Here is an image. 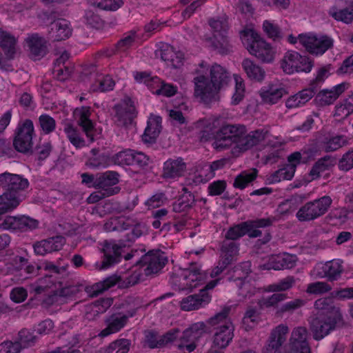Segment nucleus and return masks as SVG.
I'll list each match as a JSON object with an SVG mask.
<instances>
[{
    "label": "nucleus",
    "instance_id": "obj_1",
    "mask_svg": "<svg viewBox=\"0 0 353 353\" xmlns=\"http://www.w3.org/2000/svg\"><path fill=\"white\" fill-rule=\"evenodd\" d=\"M216 120L209 121L206 129L201 132V140L207 141L214 139L212 146L219 151L230 150L233 157H239L254 146L269 139L267 130H257L247 133L242 125H226L221 127L214 135L212 131L217 127Z\"/></svg>",
    "mask_w": 353,
    "mask_h": 353
},
{
    "label": "nucleus",
    "instance_id": "obj_2",
    "mask_svg": "<svg viewBox=\"0 0 353 353\" xmlns=\"http://www.w3.org/2000/svg\"><path fill=\"white\" fill-rule=\"evenodd\" d=\"M230 75L225 68L217 63L202 61L196 70L194 78V94L204 103L215 99L218 92L226 85Z\"/></svg>",
    "mask_w": 353,
    "mask_h": 353
},
{
    "label": "nucleus",
    "instance_id": "obj_3",
    "mask_svg": "<svg viewBox=\"0 0 353 353\" xmlns=\"http://www.w3.org/2000/svg\"><path fill=\"white\" fill-rule=\"evenodd\" d=\"M316 312L310 320L314 338L320 340L332 330L342 319L340 309L334 305L330 298H321L314 302Z\"/></svg>",
    "mask_w": 353,
    "mask_h": 353
},
{
    "label": "nucleus",
    "instance_id": "obj_4",
    "mask_svg": "<svg viewBox=\"0 0 353 353\" xmlns=\"http://www.w3.org/2000/svg\"><path fill=\"white\" fill-rule=\"evenodd\" d=\"M231 306L225 305L221 310L207 320V323L213 329L212 347L225 349L234 336V325L230 317Z\"/></svg>",
    "mask_w": 353,
    "mask_h": 353
},
{
    "label": "nucleus",
    "instance_id": "obj_5",
    "mask_svg": "<svg viewBox=\"0 0 353 353\" xmlns=\"http://www.w3.org/2000/svg\"><path fill=\"white\" fill-rule=\"evenodd\" d=\"M200 267L193 263L187 268H175L170 277L171 284L179 290H191L201 283Z\"/></svg>",
    "mask_w": 353,
    "mask_h": 353
},
{
    "label": "nucleus",
    "instance_id": "obj_6",
    "mask_svg": "<svg viewBox=\"0 0 353 353\" xmlns=\"http://www.w3.org/2000/svg\"><path fill=\"white\" fill-rule=\"evenodd\" d=\"M279 63L282 71L287 74L309 73L314 66L312 61L309 57L294 50L287 51L281 59Z\"/></svg>",
    "mask_w": 353,
    "mask_h": 353
},
{
    "label": "nucleus",
    "instance_id": "obj_7",
    "mask_svg": "<svg viewBox=\"0 0 353 353\" xmlns=\"http://www.w3.org/2000/svg\"><path fill=\"white\" fill-rule=\"evenodd\" d=\"M332 200L329 196H323L318 199L309 201L296 212V218L300 221H310L318 219L327 212Z\"/></svg>",
    "mask_w": 353,
    "mask_h": 353
},
{
    "label": "nucleus",
    "instance_id": "obj_8",
    "mask_svg": "<svg viewBox=\"0 0 353 353\" xmlns=\"http://www.w3.org/2000/svg\"><path fill=\"white\" fill-rule=\"evenodd\" d=\"M206 333V324L199 321L192 324L185 330L176 341V346L179 350L192 352L197 345L199 341Z\"/></svg>",
    "mask_w": 353,
    "mask_h": 353
},
{
    "label": "nucleus",
    "instance_id": "obj_9",
    "mask_svg": "<svg viewBox=\"0 0 353 353\" xmlns=\"http://www.w3.org/2000/svg\"><path fill=\"white\" fill-rule=\"evenodd\" d=\"M299 43L310 54L315 56L323 55L327 50L333 46V39L323 34L313 33L301 34L299 35Z\"/></svg>",
    "mask_w": 353,
    "mask_h": 353
},
{
    "label": "nucleus",
    "instance_id": "obj_10",
    "mask_svg": "<svg viewBox=\"0 0 353 353\" xmlns=\"http://www.w3.org/2000/svg\"><path fill=\"white\" fill-rule=\"evenodd\" d=\"M209 24L213 31V38L209 41L211 46L221 54L229 52L231 47L226 37L228 29L227 19L225 17L211 19Z\"/></svg>",
    "mask_w": 353,
    "mask_h": 353
},
{
    "label": "nucleus",
    "instance_id": "obj_11",
    "mask_svg": "<svg viewBox=\"0 0 353 353\" xmlns=\"http://www.w3.org/2000/svg\"><path fill=\"white\" fill-rule=\"evenodd\" d=\"M251 263L243 262L236 265L229 272V279L236 283L239 288V294L243 297L249 296L255 292V288L249 281H245L250 272Z\"/></svg>",
    "mask_w": 353,
    "mask_h": 353
},
{
    "label": "nucleus",
    "instance_id": "obj_12",
    "mask_svg": "<svg viewBox=\"0 0 353 353\" xmlns=\"http://www.w3.org/2000/svg\"><path fill=\"white\" fill-rule=\"evenodd\" d=\"M29 186L27 179L8 172L0 174V188L15 196L23 198L22 192Z\"/></svg>",
    "mask_w": 353,
    "mask_h": 353
},
{
    "label": "nucleus",
    "instance_id": "obj_13",
    "mask_svg": "<svg viewBox=\"0 0 353 353\" xmlns=\"http://www.w3.org/2000/svg\"><path fill=\"white\" fill-rule=\"evenodd\" d=\"M219 279L212 280L208 283L203 290L199 294L190 295L181 301V307L185 311L198 310L208 305L211 301V296L207 290L213 289L219 283Z\"/></svg>",
    "mask_w": 353,
    "mask_h": 353
},
{
    "label": "nucleus",
    "instance_id": "obj_14",
    "mask_svg": "<svg viewBox=\"0 0 353 353\" xmlns=\"http://www.w3.org/2000/svg\"><path fill=\"white\" fill-rule=\"evenodd\" d=\"M342 272L341 263L337 260H332L316 263L310 272V275L313 279L327 278L329 281H335L341 276Z\"/></svg>",
    "mask_w": 353,
    "mask_h": 353
},
{
    "label": "nucleus",
    "instance_id": "obj_15",
    "mask_svg": "<svg viewBox=\"0 0 353 353\" xmlns=\"http://www.w3.org/2000/svg\"><path fill=\"white\" fill-rule=\"evenodd\" d=\"M188 171V164L181 157L168 159L163 165L162 177L167 181H176L183 177Z\"/></svg>",
    "mask_w": 353,
    "mask_h": 353
},
{
    "label": "nucleus",
    "instance_id": "obj_16",
    "mask_svg": "<svg viewBox=\"0 0 353 353\" xmlns=\"http://www.w3.org/2000/svg\"><path fill=\"white\" fill-rule=\"evenodd\" d=\"M168 258L160 250L151 251L145 254L139 263L145 275L157 273L167 263Z\"/></svg>",
    "mask_w": 353,
    "mask_h": 353
},
{
    "label": "nucleus",
    "instance_id": "obj_17",
    "mask_svg": "<svg viewBox=\"0 0 353 353\" xmlns=\"http://www.w3.org/2000/svg\"><path fill=\"white\" fill-rule=\"evenodd\" d=\"M38 225L36 219L26 216H8L0 222V229L3 230L27 232L36 229Z\"/></svg>",
    "mask_w": 353,
    "mask_h": 353
},
{
    "label": "nucleus",
    "instance_id": "obj_18",
    "mask_svg": "<svg viewBox=\"0 0 353 353\" xmlns=\"http://www.w3.org/2000/svg\"><path fill=\"white\" fill-rule=\"evenodd\" d=\"M289 333V327L285 324H279L270 332L267 344L262 353H276L285 343Z\"/></svg>",
    "mask_w": 353,
    "mask_h": 353
},
{
    "label": "nucleus",
    "instance_id": "obj_19",
    "mask_svg": "<svg viewBox=\"0 0 353 353\" xmlns=\"http://www.w3.org/2000/svg\"><path fill=\"white\" fill-rule=\"evenodd\" d=\"M288 94L285 87L281 83H269L259 90L261 103L267 105H274Z\"/></svg>",
    "mask_w": 353,
    "mask_h": 353
},
{
    "label": "nucleus",
    "instance_id": "obj_20",
    "mask_svg": "<svg viewBox=\"0 0 353 353\" xmlns=\"http://www.w3.org/2000/svg\"><path fill=\"white\" fill-rule=\"evenodd\" d=\"M270 219H260L250 222H243L231 227L225 234L227 240H236L244 236L251 228H264L272 224Z\"/></svg>",
    "mask_w": 353,
    "mask_h": 353
},
{
    "label": "nucleus",
    "instance_id": "obj_21",
    "mask_svg": "<svg viewBox=\"0 0 353 353\" xmlns=\"http://www.w3.org/2000/svg\"><path fill=\"white\" fill-rule=\"evenodd\" d=\"M90 115L91 110L90 108L88 106L77 108L74 111V117L75 119L79 126L81 127L90 142L92 143L94 141L97 130L95 129L92 121L90 119Z\"/></svg>",
    "mask_w": 353,
    "mask_h": 353
},
{
    "label": "nucleus",
    "instance_id": "obj_22",
    "mask_svg": "<svg viewBox=\"0 0 353 353\" xmlns=\"http://www.w3.org/2000/svg\"><path fill=\"white\" fill-rule=\"evenodd\" d=\"M136 313V310L129 312L127 314L123 313L114 314L106 321L107 327L101 330L99 336L106 337L120 331L127 323L128 319Z\"/></svg>",
    "mask_w": 353,
    "mask_h": 353
},
{
    "label": "nucleus",
    "instance_id": "obj_23",
    "mask_svg": "<svg viewBox=\"0 0 353 353\" xmlns=\"http://www.w3.org/2000/svg\"><path fill=\"white\" fill-rule=\"evenodd\" d=\"M121 249L122 247L115 242H105L103 248V260L101 264L96 263V268L99 270H105L117 263L121 259Z\"/></svg>",
    "mask_w": 353,
    "mask_h": 353
},
{
    "label": "nucleus",
    "instance_id": "obj_24",
    "mask_svg": "<svg viewBox=\"0 0 353 353\" xmlns=\"http://www.w3.org/2000/svg\"><path fill=\"white\" fill-rule=\"evenodd\" d=\"M249 52L259 61L266 63H272L276 54V49L263 39L256 41L250 48Z\"/></svg>",
    "mask_w": 353,
    "mask_h": 353
},
{
    "label": "nucleus",
    "instance_id": "obj_25",
    "mask_svg": "<svg viewBox=\"0 0 353 353\" xmlns=\"http://www.w3.org/2000/svg\"><path fill=\"white\" fill-rule=\"evenodd\" d=\"M72 34L70 23L65 19L55 20L50 26L49 37L53 41H64L70 38Z\"/></svg>",
    "mask_w": 353,
    "mask_h": 353
},
{
    "label": "nucleus",
    "instance_id": "obj_26",
    "mask_svg": "<svg viewBox=\"0 0 353 353\" xmlns=\"http://www.w3.org/2000/svg\"><path fill=\"white\" fill-rule=\"evenodd\" d=\"M179 330H172L162 336L154 332L145 333V344L150 348H159L173 342L178 336Z\"/></svg>",
    "mask_w": 353,
    "mask_h": 353
},
{
    "label": "nucleus",
    "instance_id": "obj_27",
    "mask_svg": "<svg viewBox=\"0 0 353 353\" xmlns=\"http://www.w3.org/2000/svg\"><path fill=\"white\" fill-rule=\"evenodd\" d=\"M65 243V240L63 236H57L37 242L33 248L35 254L43 256L48 253L60 250Z\"/></svg>",
    "mask_w": 353,
    "mask_h": 353
},
{
    "label": "nucleus",
    "instance_id": "obj_28",
    "mask_svg": "<svg viewBox=\"0 0 353 353\" xmlns=\"http://www.w3.org/2000/svg\"><path fill=\"white\" fill-rule=\"evenodd\" d=\"M25 41L32 59H39L46 54L47 52L46 41L38 34L28 35Z\"/></svg>",
    "mask_w": 353,
    "mask_h": 353
},
{
    "label": "nucleus",
    "instance_id": "obj_29",
    "mask_svg": "<svg viewBox=\"0 0 353 353\" xmlns=\"http://www.w3.org/2000/svg\"><path fill=\"white\" fill-rule=\"evenodd\" d=\"M347 88V84L343 83L330 90H323L317 94L316 101L319 105H329L333 103Z\"/></svg>",
    "mask_w": 353,
    "mask_h": 353
},
{
    "label": "nucleus",
    "instance_id": "obj_30",
    "mask_svg": "<svg viewBox=\"0 0 353 353\" xmlns=\"http://www.w3.org/2000/svg\"><path fill=\"white\" fill-rule=\"evenodd\" d=\"M17 39L9 32L0 28V47L8 60H12L17 54Z\"/></svg>",
    "mask_w": 353,
    "mask_h": 353
},
{
    "label": "nucleus",
    "instance_id": "obj_31",
    "mask_svg": "<svg viewBox=\"0 0 353 353\" xmlns=\"http://www.w3.org/2000/svg\"><path fill=\"white\" fill-rule=\"evenodd\" d=\"M161 57L168 66L172 68H180L183 65V54L170 46H165L161 50Z\"/></svg>",
    "mask_w": 353,
    "mask_h": 353
},
{
    "label": "nucleus",
    "instance_id": "obj_32",
    "mask_svg": "<svg viewBox=\"0 0 353 353\" xmlns=\"http://www.w3.org/2000/svg\"><path fill=\"white\" fill-rule=\"evenodd\" d=\"M314 95L312 88L303 89L297 93L290 96L285 101V107L288 109H295L305 105Z\"/></svg>",
    "mask_w": 353,
    "mask_h": 353
},
{
    "label": "nucleus",
    "instance_id": "obj_33",
    "mask_svg": "<svg viewBox=\"0 0 353 353\" xmlns=\"http://www.w3.org/2000/svg\"><path fill=\"white\" fill-rule=\"evenodd\" d=\"M308 332L304 327H294L290 334L288 348H310L307 342Z\"/></svg>",
    "mask_w": 353,
    "mask_h": 353
},
{
    "label": "nucleus",
    "instance_id": "obj_34",
    "mask_svg": "<svg viewBox=\"0 0 353 353\" xmlns=\"http://www.w3.org/2000/svg\"><path fill=\"white\" fill-rule=\"evenodd\" d=\"M116 117L121 125L130 123L135 114V108L130 100L123 101L116 107Z\"/></svg>",
    "mask_w": 353,
    "mask_h": 353
},
{
    "label": "nucleus",
    "instance_id": "obj_35",
    "mask_svg": "<svg viewBox=\"0 0 353 353\" xmlns=\"http://www.w3.org/2000/svg\"><path fill=\"white\" fill-rule=\"evenodd\" d=\"M161 117L151 114L148 121L143 139L145 142L152 143L158 137L161 129Z\"/></svg>",
    "mask_w": 353,
    "mask_h": 353
},
{
    "label": "nucleus",
    "instance_id": "obj_36",
    "mask_svg": "<svg viewBox=\"0 0 353 353\" xmlns=\"http://www.w3.org/2000/svg\"><path fill=\"white\" fill-rule=\"evenodd\" d=\"M242 67L247 77L253 81L261 82L265 77V70L250 59H245L242 62Z\"/></svg>",
    "mask_w": 353,
    "mask_h": 353
},
{
    "label": "nucleus",
    "instance_id": "obj_37",
    "mask_svg": "<svg viewBox=\"0 0 353 353\" xmlns=\"http://www.w3.org/2000/svg\"><path fill=\"white\" fill-rule=\"evenodd\" d=\"M118 182V174L114 172L108 171L96 178L94 185L96 188H101L106 192L112 190L114 194V190L108 188L116 185Z\"/></svg>",
    "mask_w": 353,
    "mask_h": 353
},
{
    "label": "nucleus",
    "instance_id": "obj_38",
    "mask_svg": "<svg viewBox=\"0 0 353 353\" xmlns=\"http://www.w3.org/2000/svg\"><path fill=\"white\" fill-rule=\"evenodd\" d=\"M353 113V96L339 101L335 106L334 117L339 120H343Z\"/></svg>",
    "mask_w": 353,
    "mask_h": 353
},
{
    "label": "nucleus",
    "instance_id": "obj_39",
    "mask_svg": "<svg viewBox=\"0 0 353 353\" xmlns=\"http://www.w3.org/2000/svg\"><path fill=\"white\" fill-rule=\"evenodd\" d=\"M22 200L23 198L15 196L5 192L0 195V215L15 209Z\"/></svg>",
    "mask_w": 353,
    "mask_h": 353
},
{
    "label": "nucleus",
    "instance_id": "obj_40",
    "mask_svg": "<svg viewBox=\"0 0 353 353\" xmlns=\"http://www.w3.org/2000/svg\"><path fill=\"white\" fill-rule=\"evenodd\" d=\"M143 272V268L139 265L134 267L128 274L121 276L120 287L128 288L136 285L141 281Z\"/></svg>",
    "mask_w": 353,
    "mask_h": 353
},
{
    "label": "nucleus",
    "instance_id": "obj_41",
    "mask_svg": "<svg viewBox=\"0 0 353 353\" xmlns=\"http://www.w3.org/2000/svg\"><path fill=\"white\" fill-rule=\"evenodd\" d=\"M334 165V161L331 157L326 156L318 161L313 165L310 172V176L312 180L318 179L321 174L327 170Z\"/></svg>",
    "mask_w": 353,
    "mask_h": 353
},
{
    "label": "nucleus",
    "instance_id": "obj_42",
    "mask_svg": "<svg viewBox=\"0 0 353 353\" xmlns=\"http://www.w3.org/2000/svg\"><path fill=\"white\" fill-rule=\"evenodd\" d=\"M294 173L293 167L285 165L271 174L268 176V180L270 183H279L283 180H291Z\"/></svg>",
    "mask_w": 353,
    "mask_h": 353
},
{
    "label": "nucleus",
    "instance_id": "obj_43",
    "mask_svg": "<svg viewBox=\"0 0 353 353\" xmlns=\"http://www.w3.org/2000/svg\"><path fill=\"white\" fill-rule=\"evenodd\" d=\"M222 259L225 263L229 265L239 254V246L234 242L225 241L223 243Z\"/></svg>",
    "mask_w": 353,
    "mask_h": 353
},
{
    "label": "nucleus",
    "instance_id": "obj_44",
    "mask_svg": "<svg viewBox=\"0 0 353 353\" xmlns=\"http://www.w3.org/2000/svg\"><path fill=\"white\" fill-rule=\"evenodd\" d=\"M330 14L337 21L347 24L351 23L353 21V6L339 10L332 8Z\"/></svg>",
    "mask_w": 353,
    "mask_h": 353
},
{
    "label": "nucleus",
    "instance_id": "obj_45",
    "mask_svg": "<svg viewBox=\"0 0 353 353\" xmlns=\"http://www.w3.org/2000/svg\"><path fill=\"white\" fill-rule=\"evenodd\" d=\"M114 86V81L111 77L99 76L97 81L91 85L90 90L92 92H106L112 90Z\"/></svg>",
    "mask_w": 353,
    "mask_h": 353
},
{
    "label": "nucleus",
    "instance_id": "obj_46",
    "mask_svg": "<svg viewBox=\"0 0 353 353\" xmlns=\"http://www.w3.org/2000/svg\"><path fill=\"white\" fill-rule=\"evenodd\" d=\"M294 283V278L293 276H288L276 283L268 285L265 287V291L268 292L286 291L292 288Z\"/></svg>",
    "mask_w": 353,
    "mask_h": 353
},
{
    "label": "nucleus",
    "instance_id": "obj_47",
    "mask_svg": "<svg viewBox=\"0 0 353 353\" xmlns=\"http://www.w3.org/2000/svg\"><path fill=\"white\" fill-rule=\"evenodd\" d=\"M117 283L119 284L121 283V276L112 275L106 278L103 281L97 283L92 287L93 290L92 296H97L99 293L114 286Z\"/></svg>",
    "mask_w": 353,
    "mask_h": 353
},
{
    "label": "nucleus",
    "instance_id": "obj_48",
    "mask_svg": "<svg viewBox=\"0 0 353 353\" xmlns=\"http://www.w3.org/2000/svg\"><path fill=\"white\" fill-rule=\"evenodd\" d=\"M223 165L224 161L223 160L214 161L210 165H205L202 168L204 176L199 175V178L196 180V182L205 183L214 176V171L221 168Z\"/></svg>",
    "mask_w": 353,
    "mask_h": 353
},
{
    "label": "nucleus",
    "instance_id": "obj_49",
    "mask_svg": "<svg viewBox=\"0 0 353 353\" xmlns=\"http://www.w3.org/2000/svg\"><path fill=\"white\" fill-rule=\"evenodd\" d=\"M64 132L70 143L76 148H81L85 145V140L80 136L79 132L71 124L65 126Z\"/></svg>",
    "mask_w": 353,
    "mask_h": 353
},
{
    "label": "nucleus",
    "instance_id": "obj_50",
    "mask_svg": "<svg viewBox=\"0 0 353 353\" xmlns=\"http://www.w3.org/2000/svg\"><path fill=\"white\" fill-rule=\"evenodd\" d=\"M240 37L243 44L248 52H250V48H251L256 41L261 39L258 33L252 28L243 29L240 32Z\"/></svg>",
    "mask_w": 353,
    "mask_h": 353
},
{
    "label": "nucleus",
    "instance_id": "obj_51",
    "mask_svg": "<svg viewBox=\"0 0 353 353\" xmlns=\"http://www.w3.org/2000/svg\"><path fill=\"white\" fill-rule=\"evenodd\" d=\"M130 346V342L128 339L116 340L106 347L105 353H128Z\"/></svg>",
    "mask_w": 353,
    "mask_h": 353
},
{
    "label": "nucleus",
    "instance_id": "obj_52",
    "mask_svg": "<svg viewBox=\"0 0 353 353\" xmlns=\"http://www.w3.org/2000/svg\"><path fill=\"white\" fill-rule=\"evenodd\" d=\"M34 132L33 122L30 119H25L19 123L15 134L32 140Z\"/></svg>",
    "mask_w": 353,
    "mask_h": 353
},
{
    "label": "nucleus",
    "instance_id": "obj_53",
    "mask_svg": "<svg viewBox=\"0 0 353 353\" xmlns=\"http://www.w3.org/2000/svg\"><path fill=\"white\" fill-rule=\"evenodd\" d=\"M332 290L331 285L325 281H316L309 283L306 292L310 294L321 295L329 292Z\"/></svg>",
    "mask_w": 353,
    "mask_h": 353
},
{
    "label": "nucleus",
    "instance_id": "obj_54",
    "mask_svg": "<svg viewBox=\"0 0 353 353\" xmlns=\"http://www.w3.org/2000/svg\"><path fill=\"white\" fill-rule=\"evenodd\" d=\"M234 79L235 81V91L232 96V103L238 104L245 95V83L243 78L237 74L234 75Z\"/></svg>",
    "mask_w": 353,
    "mask_h": 353
},
{
    "label": "nucleus",
    "instance_id": "obj_55",
    "mask_svg": "<svg viewBox=\"0 0 353 353\" xmlns=\"http://www.w3.org/2000/svg\"><path fill=\"white\" fill-rule=\"evenodd\" d=\"M139 40V37L137 30H130L124 34L123 37L118 42V48L122 50H125Z\"/></svg>",
    "mask_w": 353,
    "mask_h": 353
},
{
    "label": "nucleus",
    "instance_id": "obj_56",
    "mask_svg": "<svg viewBox=\"0 0 353 353\" xmlns=\"http://www.w3.org/2000/svg\"><path fill=\"white\" fill-rule=\"evenodd\" d=\"M256 170H253L252 172H243L236 177L234 182V186L236 188L243 189L248 183L256 178Z\"/></svg>",
    "mask_w": 353,
    "mask_h": 353
},
{
    "label": "nucleus",
    "instance_id": "obj_57",
    "mask_svg": "<svg viewBox=\"0 0 353 353\" xmlns=\"http://www.w3.org/2000/svg\"><path fill=\"white\" fill-rule=\"evenodd\" d=\"M347 141V138L345 136L336 135L330 138L325 143V148L327 151H334L345 145Z\"/></svg>",
    "mask_w": 353,
    "mask_h": 353
},
{
    "label": "nucleus",
    "instance_id": "obj_58",
    "mask_svg": "<svg viewBox=\"0 0 353 353\" xmlns=\"http://www.w3.org/2000/svg\"><path fill=\"white\" fill-rule=\"evenodd\" d=\"M348 219V211L345 208H337L329 214V220L332 225H341Z\"/></svg>",
    "mask_w": 353,
    "mask_h": 353
},
{
    "label": "nucleus",
    "instance_id": "obj_59",
    "mask_svg": "<svg viewBox=\"0 0 353 353\" xmlns=\"http://www.w3.org/2000/svg\"><path fill=\"white\" fill-rule=\"evenodd\" d=\"M259 314L256 309L249 307L243 319V325L246 330L252 329L259 321Z\"/></svg>",
    "mask_w": 353,
    "mask_h": 353
},
{
    "label": "nucleus",
    "instance_id": "obj_60",
    "mask_svg": "<svg viewBox=\"0 0 353 353\" xmlns=\"http://www.w3.org/2000/svg\"><path fill=\"white\" fill-rule=\"evenodd\" d=\"M304 304L305 301L301 299L292 300L279 307L276 310V314L281 315L285 312H292L302 307Z\"/></svg>",
    "mask_w": 353,
    "mask_h": 353
},
{
    "label": "nucleus",
    "instance_id": "obj_61",
    "mask_svg": "<svg viewBox=\"0 0 353 353\" xmlns=\"http://www.w3.org/2000/svg\"><path fill=\"white\" fill-rule=\"evenodd\" d=\"M133 150L128 149L117 153L113 161L117 165H133Z\"/></svg>",
    "mask_w": 353,
    "mask_h": 353
},
{
    "label": "nucleus",
    "instance_id": "obj_62",
    "mask_svg": "<svg viewBox=\"0 0 353 353\" xmlns=\"http://www.w3.org/2000/svg\"><path fill=\"white\" fill-rule=\"evenodd\" d=\"M13 145L17 151L20 152H26L32 148V140L15 134Z\"/></svg>",
    "mask_w": 353,
    "mask_h": 353
},
{
    "label": "nucleus",
    "instance_id": "obj_63",
    "mask_svg": "<svg viewBox=\"0 0 353 353\" xmlns=\"http://www.w3.org/2000/svg\"><path fill=\"white\" fill-rule=\"evenodd\" d=\"M39 122L42 131L45 134H49L55 130V120L48 114H41L39 118Z\"/></svg>",
    "mask_w": 353,
    "mask_h": 353
},
{
    "label": "nucleus",
    "instance_id": "obj_64",
    "mask_svg": "<svg viewBox=\"0 0 353 353\" xmlns=\"http://www.w3.org/2000/svg\"><path fill=\"white\" fill-rule=\"evenodd\" d=\"M112 304V300L111 299H102L92 303L90 307L92 312L102 314L105 312Z\"/></svg>",
    "mask_w": 353,
    "mask_h": 353
}]
</instances>
